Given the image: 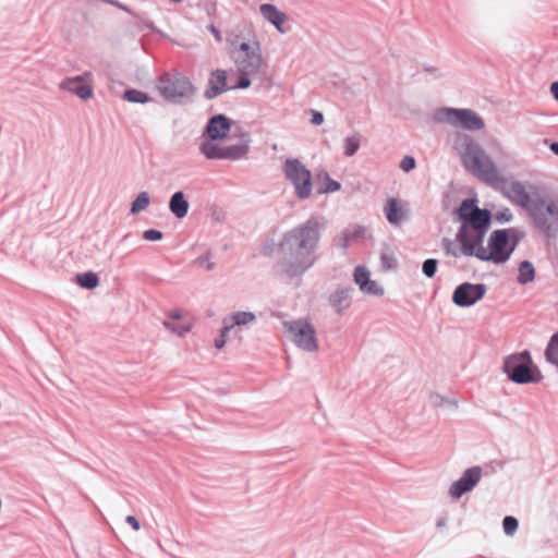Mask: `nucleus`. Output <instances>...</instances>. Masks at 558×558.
<instances>
[{
	"label": "nucleus",
	"mask_w": 558,
	"mask_h": 558,
	"mask_svg": "<svg viewBox=\"0 0 558 558\" xmlns=\"http://www.w3.org/2000/svg\"><path fill=\"white\" fill-rule=\"evenodd\" d=\"M319 240L316 219H308L287 231L277 247L280 272L290 279L303 276L316 263Z\"/></svg>",
	"instance_id": "f257e3e1"
},
{
	"label": "nucleus",
	"mask_w": 558,
	"mask_h": 558,
	"mask_svg": "<svg viewBox=\"0 0 558 558\" xmlns=\"http://www.w3.org/2000/svg\"><path fill=\"white\" fill-rule=\"evenodd\" d=\"M227 45L239 74L238 84L232 88L246 89L252 84V77L259 75L265 66L262 44L254 34H233L228 36Z\"/></svg>",
	"instance_id": "f03ea898"
},
{
	"label": "nucleus",
	"mask_w": 558,
	"mask_h": 558,
	"mask_svg": "<svg viewBox=\"0 0 558 558\" xmlns=\"http://www.w3.org/2000/svg\"><path fill=\"white\" fill-rule=\"evenodd\" d=\"M452 148L459 155L463 167L482 181L494 184L498 180L496 165L481 145L470 135L453 132L449 136Z\"/></svg>",
	"instance_id": "7ed1b4c3"
},
{
	"label": "nucleus",
	"mask_w": 558,
	"mask_h": 558,
	"mask_svg": "<svg viewBox=\"0 0 558 558\" xmlns=\"http://www.w3.org/2000/svg\"><path fill=\"white\" fill-rule=\"evenodd\" d=\"M521 234L517 229L495 230L489 235L487 246L481 247L477 258L495 265L505 264L515 250Z\"/></svg>",
	"instance_id": "20e7f679"
},
{
	"label": "nucleus",
	"mask_w": 558,
	"mask_h": 558,
	"mask_svg": "<svg viewBox=\"0 0 558 558\" xmlns=\"http://www.w3.org/2000/svg\"><path fill=\"white\" fill-rule=\"evenodd\" d=\"M222 140L202 137L199 153L208 160H240L246 157L250 149V138L243 134L235 144H226Z\"/></svg>",
	"instance_id": "39448f33"
},
{
	"label": "nucleus",
	"mask_w": 558,
	"mask_h": 558,
	"mask_svg": "<svg viewBox=\"0 0 558 558\" xmlns=\"http://www.w3.org/2000/svg\"><path fill=\"white\" fill-rule=\"evenodd\" d=\"M156 88L167 101L175 105L190 101L195 94L191 81L180 72L165 73L157 80Z\"/></svg>",
	"instance_id": "423d86ee"
},
{
	"label": "nucleus",
	"mask_w": 558,
	"mask_h": 558,
	"mask_svg": "<svg viewBox=\"0 0 558 558\" xmlns=\"http://www.w3.org/2000/svg\"><path fill=\"white\" fill-rule=\"evenodd\" d=\"M532 365L533 360L531 353L524 350L506 356L501 369L502 373L515 384L525 385L538 383L541 375L532 371Z\"/></svg>",
	"instance_id": "0eeeda50"
},
{
	"label": "nucleus",
	"mask_w": 558,
	"mask_h": 558,
	"mask_svg": "<svg viewBox=\"0 0 558 558\" xmlns=\"http://www.w3.org/2000/svg\"><path fill=\"white\" fill-rule=\"evenodd\" d=\"M527 214L539 230L550 234L558 228V198L534 194Z\"/></svg>",
	"instance_id": "6e6552de"
},
{
	"label": "nucleus",
	"mask_w": 558,
	"mask_h": 558,
	"mask_svg": "<svg viewBox=\"0 0 558 558\" xmlns=\"http://www.w3.org/2000/svg\"><path fill=\"white\" fill-rule=\"evenodd\" d=\"M282 171L287 181L293 186L294 194L299 199H306L312 195V172L299 158H287Z\"/></svg>",
	"instance_id": "1a4fd4ad"
},
{
	"label": "nucleus",
	"mask_w": 558,
	"mask_h": 558,
	"mask_svg": "<svg viewBox=\"0 0 558 558\" xmlns=\"http://www.w3.org/2000/svg\"><path fill=\"white\" fill-rule=\"evenodd\" d=\"M435 120L468 131H480L484 128L483 119L471 109L440 108L436 110Z\"/></svg>",
	"instance_id": "9d476101"
},
{
	"label": "nucleus",
	"mask_w": 558,
	"mask_h": 558,
	"mask_svg": "<svg viewBox=\"0 0 558 558\" xmlns=\"http://www.w3.org/2000/svg\"><path fill=\"white\" fill-rule=\"evenodd\" d=\"M287 329L291 341L302 351L314 353L318 350V339L316 328L306 319H296L286 322Z\"/></svg>",
	"instance_id": "9b49d317"
},
{
	"label": "nucleus",
	"mask_w": 558,
	"mask_h": 558,
	"mask_svg": "<svg viewBox=\"0 0 558 558\" xmlns=\"http://www.w3.org/2000/svg\"><path fill=\"white\" fill-rule=\"evenodd\" d=\"M488 228H471L461 226L457 233V241L460 244L461 254L464 256H475L481 247Z\"/></svg>",
	"instance_id": "f8f14e48"
},
{
	"label": "nucleus",
	"mask_w": 558,
	"mask_h": 558,
	"mask_svg": "<svg viewBox=\"0 0 558 558\" xmlns=\"http://www.w3.org/2000/svg\"><path fill=\"white\" fill-rule=\"evenodd\" d=\"M458 215L461 226L471 228H488L489 226V211L478 208L474 199H464L458 209Z\"/></svg>",
	"instance_id": "ddd939ff"
},
{
	"label": "nucleus",
	"mask_w": 558,
	"mask_h": 558,
	"mask_svg": "<svg viewBox=\"0 0 558 558\" xmlns=\"http://www.w3.org/2000/svg\"><path fill=\"white\" fill-rule=\"evenodd\" d=\"M93 80V73L86 71L81 75L63 80L60 83V88L77 96L82 100H88L94 95Z\"/></svg>",
	"instance_id": "4468645a"
},
{
	"label": "nucleus",
	"mask_w": 558,
	"mask_h": 558,
	"mask_svg": "<svg viewBox=\"0 0 558 558\" xmlns=\"http://www.w3.org/2000/svg\"><path fill=\"white\" fill-rule=\"evenodd\" d=\"M487 288L483 283L464 282L459 284L452 294V302L459 307H470L481 301Z\"/></svg>",
	"instance_id": "2eb2a0df"
},
{
	"label": "nucleus",
	"mask_w": 558,
	"mask_h": 558,
	"mask_svg": "<svg viewBox=\"0 0 558 558\" xmlns=\"http://www.w3.org/2000/svg\"><path fill=\"white\" fill-rule=\"evenodd\" d=\"M483 470L481 466L466 469L461 477L453 482L449 487V495L453 499H460L464 494L472 492L481 482Z\"/></svg>",
	"instance_id": "dca6fc26"
},
{
	"label": "nucleus",
	"mask_w": 558,
	"mask_h": 558,
	"mask_svg": "<svg viewBox=\"0 0 558 558\" xmlns=\"http://www.w3.org/2000/svg\"><path fill=\"white\" fill-rule=\"evenodd\" d=\"M353 281L363 294L381 296L385 293L383 286H380L376 280L371 279V271L364 265H359L354 268Z\"/></svg>",
	"instance_id": "f3484780"
},
{
	"label": "nucleus",
	"mask_w": 558,
	"mask_h": 558,
	"mask_svg": "<svg viewBox=\"0 0 558 558\" xmlns=\"http://www.w3.org/2000/svg\"><path fill=\"white\" fill-rule=\"evenodd\" d=\"M383 211L389 225L395 228L409 220V209L401 199L388 197L383 206Z\"/></svg>",
	"instance_id": "a211bd4d"
},
{
	"label": "nucleus",
	"mask_w": 558,
	"mask_h": 558,
	"mask_svg": "<svg viewBox=\"0 0 558 558\" xmlns=\"http://www.w3.org/2000/svg\"><path fill=\"white\" fill-rule=\"evenodd\" d=\"M193 325V319L179 310L171 312L163 320L165 328L178 337H184L189 333Z\"/></svg>",
	"instance_id": "6ab92c4d"
},
{
	"label": "nucleus",
	"mask_w": 558,
	"mask_h": 558,
	"mask_svg": "<svg viewBox=\"0 0 558 558\" xmlns=\"http://www.w3.org/2000/svg\"><path fill=\"white\" fill-rule=\"evenodd\" d=\"M353 293V288L342 287L329 294L328 302L338 315L344 314L351 307Z\"/></svg>",
	"instance_id": "aec40b11"
},
{
	"label": "nucleus",
	"mask_w": 558,
	"mask_h": 558,
	"mask_svg": "<svg viewBox=\"0 0 558 558\" xmlns=\"http://www.w3.org/2000/svg\"><path fill=\"white\" fill-rule=\"evenodd\" d=\"M507 196L517 205L529 211L532 203L534 202V195H530L523 183L519 181H511L506 186Z\"/></svg>",
	"instance_id": "412c9836"
},
{
	"label": "nucleus",
	"mask_w": 558,
	"mask_h": 558,
	"mask_svg": "<svg viewBox=\"0 0 558 558\" xmlns=\"http://www.w3.org/2000/svg\"><path fill=\"white\" fill-rule=\"evenodd\" d=\"M230 120L223 114H217L209 119L203 136L213 140H223L230 132Z\"/></svg>",
	"instance_id": "4be33fe9"
},
{
	"label": "nucleus",
	"mask_w": 558,
	"mask_h": 558,
	"mask_svg": "<svg viewBox=\"0 0 558 558\" xmlns=\"http://www.w3.org/2000/svg\"><path fill=\"white\" fill-rule=\"evenodd\" d=\"M259 13L264 20L269 22L280 33L284 34L286 28L283 25L288 21V16L284 12L280 11L276 5L270 3H263L259 5Z\"/></svg>",
	"instance_id": "5701e85b"
},
{
	"label": "nucleus",
	"mask_w": 558,
	"mask_h": 558,
	"mask_svg": "<svg viewBox=\"0 0 558 558\" xmlns=\"http://www.w3.org/2000/svg\"><path fill=\"white\" fill-rule=\"evenodd\" d=\"M227 72L225 70H216L211 72L208 81V87L205 90V97L207 99H214L230 89L227 85Z\"/></svg>",
	"instance_id": "b1692460"
},
{
	"label": "nucleus",
	"mask_w": 558,
	"mask_h": 558,
	"mask_svg": "<svg viewBox=\"0 0 558 558\" xmlns=\"http://www.w3.org/2000/svg\"><path fill=\"white\" fill-rule=\"evenodd\" d=\"M256 322V314L250 311H235L222 319V325L232 330L234 327H244Z\"/></svg>",
	"instance_id": "393cba45"
},
{
	"label": "nucleus",
	"mask_w": 558,
	"mask_h": 558,
	"mask_svg": "<svg viewBox=\"0 0 558 558\" xmlns=\"http://www.w3.org/2000/svg\"><path fill=\"white\" fill-rule=\"evenodd\" d=\"M190 204L183 192L178 191L173 193L169 201V210L178 219H183L187 216Z\"/></svg>",
	"instance_id": "a878e982"
},
{
	"label": "nucleus",
	"mask_w": 558,
	"mask_h": 558,
	"mask_svg": "<svg viewBox=\"0 0 558 558\" xmlns=\"http://www.w3.org/2000/svg\"><path fill=\"white\" fill-rule=\"evenodd\" d=\"M518 271H519L518 278H517L518 283L525 286V284L534 281L535 268L531 262H529V260L521 262L519 265Z\"/></svg>",
	"instance_id": "bb28decb"
},
{
	"label": "nucleus",
	"mask_w": 558,
	"mask_h": 558,
	"mask_svg": "<svg viewBox=\"0 0 558 558\" xmlns=\"http://www.w3.org/2000/svg\"><path fill=\"white\" fill-rule=\"evenodd\" d=\"M544 356L548 364L558 368V331L550 337Z\"/></svg>",
	"instance_id": "cd10ccee"
},
{
	"label": "nucleus",
	"mask_w": 558,
	"mask_h": 558,
	"mask_svg": "<svg viewBox=\"0 0 558 558\" xmlns=\"http://www.w3.org/2000/svg\"><path fill=\"white\" fill-rule=\"evenodd\" d=\"M343 154L347 157L354 156L361 147V136L359 134H352L347 136L342 143Z\"/></svg>",
	"instance_id": "c85d7f7f"
},
{
	"label": "nucleus",
	"mask_w": 558,
	"mask_h": 558,
	"mask_svg": "<svg viewBox=\"0 0 558 558\" xmlns=\"http://www.w3.org/2000/svg\"><path fill=\"white\" fill-rule=\"evenodd\" d=\"M76 282L85 289H95L99 284L98 276L93 271H86L76 276Z\"/></svg>",
	"instance_id": "c756f323"
},
{
	"label": "nucleus",
	"mask_w": 558,
	"mask_h": 558,
	"mask_svg": "<svg viewBox=\"0 0 558 558\" xmlns=\"http://www.w3.org/2000/svg\"><path fill=\"white\" fill-rule=\"evenodd\" d=\"M319 177L323 180L322 186L318 190L319 194L335 193L341 189V184L338 181L331 179L328 172H324Z\"/></svg>",
	"instance_id": "7c9ffc66"
},
{
	"label": "nucleus",
	"mask_w": 558,
	"mask_h": 558,
	"mask_svg": "<svg viewBox=\"0 0 558 558\" xmlns=\"http://www.w3.org/2000/svg\"><path fill=\"white\" fill-rule=\"evenodd\" d=\"M150 204V197L149 194L145 191L138 193L136 198L132 202L131 205V214L137 215L142 211H144Z\"/></svg>",
	"instance_id": "2f4dec72"
},
{
	"label": "nucleus",
	"mask_w": 558,
	"mask_h": 558,
	"mask_svg": "<svg viewBox=\"0 0 558 558\" xmlns=\"http://www.w3.org/2000/svg\"><path fill=\"white\" fill-rule=\"evenodd\" d=\"M380 264H381L383 270H385V271L393 270L397 268L398 262L395 256V253L390 248L387 247L381 251Z\"/></svg>",
	"instance_id": "473e14b6"
},
{
	"label": "nucleus",
	"mask_w": 558,
	"mask_h": 558,
	"mask_svg": "<svg viewBox=\"0 0 558 558\" xmlns=\"http://www.w3.org/2000/svg\"><path fill=\"white\" fill-rule=\"evenodd\" d=\"M123 98L125 100H128L129 102H133V104H147L151 100L150 97L146 93L138 90V89L125 90Z\"/></svg>",
	"instance_id": "72a5a7b5"
},
{
	"label": "nucleus",
	"mask_w": 558,
	"mask_h": 558,
	"mask_svg": "<svg viewBox=\"0 0 558 558\" xmlns=\"http://www.w3.org/2000/svg\"><path fill=\"white\" fill-rule=\"evenodd\" d=\"M518 527H519V521L517 518H514L512 515H507L504 518L502 529H504V533L507 536H513L517 533Z\"/></svg>",
	"instance_id": "f704fd0d"
},
{
	"label": "nucleus",
	"mask_w": 558,
	"mask_h": 558,
	"mask_svg": "<svg viewBox=\"0 0 558 558\" xmlns=\"http://www.w3.org/2000/svg\"><path fill=\"white\" fill-rule=\"evenodd\" d=\"M438 262L435 258L424 260L422 271L427 278H433L437 271Z\"/></svg>",
	"instance_id": "c9c22d12"
},
{
	"label": "nucleus",
	"mask_w": 558,
	"mask_h": 558,
	"mask_svg": "<svg viewBox=\"0 0 558 558\" xmlns=\"http://www.w3.org/2000/svg\"><path fill=\"white\" fill-rule=\"evenodd\" d=\"M230 331L231 330L229 329V327L222 325L220 335L215 339V342H214L216 349L221 350L225 347V344L227 342V337L230 333Z\"/></svg>",
	"instance_id": "e433bc0d"
},
{
	"label": "nucleus",
	"mask_w": 558,
	"mask_h": 558,
	"mask_svg": "<svg viewBox=\"0 0 558 558\" xmlns=\"http://www.w3.org/2000/svg\"><path fill=\"white\" fill-rule=\"evenodd\" d=\"M143 239L146 241H159L162 239V232L157 229H148L143 232Z\"/></svg>",
	"instance_id": "4c0bfd02"
},
{
	"label": "nucleus",
	"mask_w": 558,
	"mask_h": 558,
	"mask_svg": "<svg viewBox=\"0 0 558 558\" xmlns=\"http://www.w3.org/2000/svg\"><path fill=\"white\" fill-rule=\"evenodd\" d=\"M415 159L412 156H404L400 161V168L404 172H410L415 168Z\"/></svg>",
	"instance_id": "58836bf2"
},
{
	"label": "nucleus",
	"mask_w": 558,
	"mask_h": 558,
	"mask_svg": "<svg viewBox=\"0 0 558 558\" xmlns=\"http://www.w3.org/2000/svg\"><path fill=\"white\" fill-rule=\"evenodd\" d=\"M512 219V214L510 209L506 208L496 214V220L499 222H508Z\"/></svg>",
	"instance_id": "ea45409f"
},
{
	"label": "nucleus",
	"mask_w": 558,
	"mask_h": 558,
	"mask_svg": "<svg viewBox=\"0 0 558 558\" xmlns=\"http://www.w3.org/2000/svg\"><path fill=\"white\" fill-rule=\"evenodd\" d=\"M197 263L205 267L207 270H213L215 268V263L210 260L208 256L199 257Z\"/></svg>",
	"instance_id": "a19ab883"
},
{
	"label": "nucleus",
	"mask_w": 558,
	"mask_h": 558,
	"mask_svg": "<svg viewBox=\"0 0 558 558\" xmlns=\"http://www.w3.org/2000/svg\"><path fill=\"white\" fill-rule=\"evenodd\" d=\"M311 112H312V119H311L312 124H314V125L323 124V122H324L323 113L319 111H316V110H312Z\"/></svg>",
	"instance_id": "79ce46f5"
},
{
	"label": "nucleus",
	"mask_w": 558,
	"mask_h": 558,
	"mask_svg": "<svg viewBox=\"0 0 558 558\" xmlns=\"http://www.w3.org/2000/svg\"><path fill=\"white\" fill-rule=\"evenodd\" d=\"M125 522L130 524L134 531H138L141 529L140 521L134 515H128L125 518Z\"/></svg>",
	"instance_id": "37998d69"
},
{
	"label": "nucleus",
	"mask_w": 558,
	"mask_h": 558,
	"mask_svg": "<svg viewBox=\"0 0 558 558\" xmlns=\"http://www.w3.org/2000/svg\"><path fill=\"white\" fill-rule=\"evenodd\" d=\"M207 29L214 35L217 41H222L221 32L218 28H216L214 24H209L207 26Z\"/></svg>",
	"instance_id": "c03bdc74"
},
{
	"label": "nucleus",
	"mask_w": 558,
	"mask_h": 558,
	"mask_svg": "<svg viewBox=\"0 0 558 558\" xmlns=\"http://www.w3.org/2000/svg\"><path fill=\"white\" fill-rule=\"evenodd\" d=\"M430 402L434 404V405H442L444 403L447 402V400L439 396V395H432L430 396Z\"/></svg>",
	"instance_id": "a18cd8bd"
},
{
	"label": "nucleus",
	"mask_w": 558,
	"mask_h": 558,
	"mask_svg": "<svg viewBox=\"0 0 558 558\" xmlns=\"http://www.w3.org/2000/svg\"><path fill=\"white\" fill-rule=\"evenodd\" d=\"M550 93L553 97L558 101V82H554L550 85Z\"/></svg>",
	"instance_id": "49530a36"
},
{
	"label": "nucleus",
	"mask_w": 558,
	"mask_h": 558,
	"mask_svg": "<svg viewBox=\"0 0 558 558\" xmlns=\"http://www.w3.org/2000/svg\"><path fill=\"white\" fill-rule=\"evenodd\" d=\"M549 149L553 154H555L556 156H558V141L557 142H554L549 145Z\"/></svg>",
	"instance_id": "de8ad7c7"
}]
</instances>
